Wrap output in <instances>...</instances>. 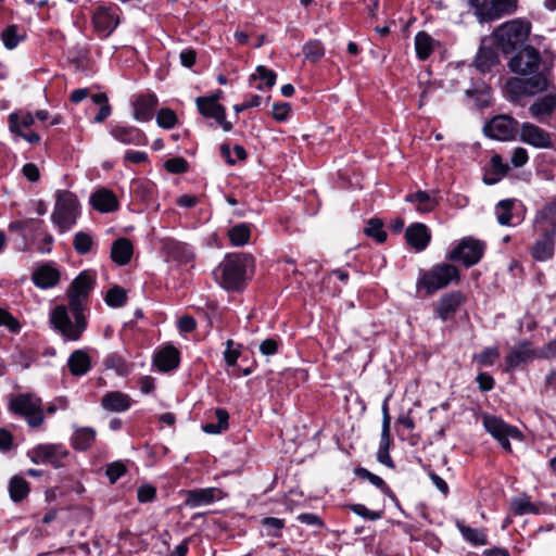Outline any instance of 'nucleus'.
Masks as SVG:
<instances>
[{
    "label": "nucleus",
    "mask_w": 556,
    "mask_h": 556,
    "mask_svg": "<svg viewBox=\"0 0 556 556\" xmlns=\"http://www.w3.org/2000/svg\"><path fill=\"white\" fill-rule=\"evenodd\" d=\"M509 70L522 77H513L506 83V91L516 101L525 96H535L549 88L541 53L531 46H525L510 59Z\"/></svg>",
    "instance_id": "obj_1"
},
{
    "label": "nucleus",
    "mask_w": 556,
    "mask_h": 556,
    "mask_svg": "<svg viewBox=\"0 0 556 556\" xmlns=\"http://www.w3.org/2000/svg\"><path fill=\"white\" fill-rule=\"evenodd\" d=\"M250 257L245 254H229L214 270L217 282L228 291H239L245 282Z\"/></svg>",
    "instance_id": "obj_2"
},
{
    "label": "nucleus",
    "mask_w": 556,
    "mask_h": 556,
    "mask_svg": "<svg viewBox=\"0 0 556 556\" xmlns=\"http://www.w3.org/2000/svg\"><path fill=\"white\" fill-rule=\"evenodd\" d=\"M459 278V270L454 265L448 263L437 264L430 269L419 271L416 290L417 292H425L426 295H431L453 282L457 283Z\"/></svg>",
    "instance_id": "obj_3"
},
{
    "label": "nucleus",
    "mask_w": 556,
    "mask_h": 556,
    "mask_svg": "<svg viewBox=\"0 0 556 556\" xmlns=\"http://www.w3.org/2000/svg\"><path fill=\"white\" fill-rule=\"evenodd\" d=\"M50 321L66 340L77 341L87 328L84 309L70 311L65 305H58L50 314Z\"/></svg>",
    "instance_id": "obj_4"
},
{
    "label": "nucleus",
    "mask_w": 556,
    "mask_h": 556,
    "mask_svg": "<svg viewBox=\"0 0 556 556\" xmlns=\"http://www.w3.org/2000/svg\"><path fill=\"white\" fill-rule=\"evenodd\" d=\"M531 31V23L527 20L514 18L500 25L493 33L494 40L504 53H511L522 46Z\"/></svg>",
    "instance_id": "obj_5"
},
{
    "label": "nucleus",
    "mask_w": 556,
    "mask_h": 556,
    "mask_svg": "<svg viewBox=\"0 0 556 556\" xmlns=\"http://www.w3.org/2000/svg\"><path fill=\"white\" fill-rule=\"evenodd\" d=\"M80 214L77 197L67 190H59L55 194V204L51 214L52 223L61 232L70 230Z\"/></svg>",
    "instance_id": "obj_6"
},
{
    "label": "nucleus",
    "mask_w": 556,
    "mask_h": 556,
    "mask_svg": "<svg viewBox=\"0 0 556 556\" xmlns=\"http://www.w3.org/2000/svg\"><path fill=\"white\" fill-rule=\"evenodd\" d=\"M470 5L480 22L500 18L517 11V0H470Z\"/></svg>",
    "instance_id": "obj_7"
},
{
    "label": "nucleus",
    "mask_w": 556,
    "mask_h": 556,
    "mask_svg": "<svg viewBox=\"0 0 556 556\" xmlns=\"http://www.w3.org/2000/svg\"><path fill=\"white\" fill-rule=\"evenodd\" d=\"M10 409L23 416L27 424L35 428L43 422V412L40 399L30 394H20L10 403Z\"/></svg>",
    "instance_id": "obj_8"
},
{
    "label": "nucleus",
    "mask_w": 556,
    "mask_h": 556,
    "mask_svg": "<svg viewBox=\"0 0 556 556\" xmlns=\"http://www.w3.org/2000/svg\"><path fill=\"white\" fill-rule=\"evenodd\" d=\"M485 243L472 237L463 238L448 253V260L462 262L466 267L477 264L483 256Z\"/></svg>",
    "instance_id": "obj_9"
},
{
    "label": "nucleus",
    "mask_w": 556,
    "mask_h": 556,
    "mask_svg": "<svg viewBox=\"0 0 556 556\" xmlns=\"http://www.w3.org/2000/svg\"><path fill=\"white\" fill-rule=\"evenodd\" d=\"M94 286V276L89 271L80 273L68 289L70 311L85 309V303Z\"/></svg>",
    "instance_id": "obj_10"
},
{
    "label": "nucleus",
    "mask_w": 556,
    "mask_h": 556,
    "mask_svg": "<svg viewBox=\"0 0 556 556\" xmlns=\"http://www.w3.org/2000/svg\"><path fill=\"white\" fill-rule=\"evenodd\" d=\"M483 425L486 431L496 439L501 446L507 452L511 450L509 439H521V433L517 428L506 425L503 420L494 416H485Z\"/></svg>",
    "instance_id": "obj_11"
},
{
    "label": "nucleus",
    "mask_w": 556,
    "mask_h": 556,
    "mask_svg": "<svg viewBox=\"0 0 556 556\" xmlns=\"http://www.w3.org/2000/svg\"><path fill=\"white\" fill-rule=\"evenodd\" d=\"M519 123L508 115L494 116L483 127L484 134L496 140L506 141L516 135Z\"/></svg>",
    "instance_id": "obj_12"
},
{
    "label": "nucleus",
    "mask_w": 556,
    "mask_h": 556,
    "mask_svg": "<svg viewBox=\"0 0 556 556\" xmlns=\"http://www.w3.org/2000/svg\"><path fill=\"white\" fill-rule=\"evenodd\" d=\"M29 456L35 464H51L55 468L64 466V459L68 456V451L58 444L38 445L29 452Z\"/></svg>",
    "instance_id": "obj_13"
},
{
    "label": "nucleus",
    "mask_w": 556,
    "mask_h": 556,
    "mask_svg": "<svg viewBox=\"0 0 556 556\" xmlns=\"http://www.w3.org/2000/svg\"><path fill=\"white\" fill-rule=\"evenodd\" d=\"M199 112L207 118L215 119L218 125L225 130L230 131L232 124L226 119L225 108L216 103V98L199 97L195 100Z\"/></svg>",
    "instance_id": "obj_14"
},
{
    "label": "nucleus",
    "mask_w": 556,
    "mask_h": 556,
    "mask_svg": "<svg viewBox=\"0 0 556 556\" xmlns=\"http://www.w3.org/2000/svg\"><path fill=\"white\" fill-rule=\"evenodd\" d=\"M520 139L522 142L538 149L552 148L551 135L532 123H523L520 128Z\"/></svg>",
    "instance_id": "obj_15"
},
{
    "label": "nucleus",
    "mask_w": 556,
    "mask_h": 556,
    "mask_svg": "<svg viewBox=\"0 0 556 556\" xmlns=\"http://www.w3.org/2000/svg\"><path fill=\"white\" fill-rule=\"evenodd\" d=\"M119 18L115 10L101 7L93 14V26L97 33L108 37L118 25Z\"/></svg>",
    "instance_id": "obj_16"
},
{
    "label": "nucleus",
    "mask_w": 556,
    "mask_h": 556,
    "mask_svg": "<svg viewBox=\"0 0 556 556\" xmlns=\"http://www.w3.org/2000/svg\"><path fill=\"white\" fill-rule=\"evenodd\" d=\"M463 302L464 295L459 291L450 292L437 302L435 315L445 321L456 313Z\"/></svg>",
    "instance_id": "obj_17"
},
{
    "label": "nucleus",
    "mask_w": 556,
    "mask_h": 556,
    "mask_svg": "<svg viewBox=\"0 0 556 556\" xmlns=\"http://www.w3.org/2000/svg\"><path fill=\"white\" fill-rule=\"evenodd\" d=\"M555 110H556V91L551 92L546 96H543V97L536 99L529 106L530 115L539 122H543L545 118L551 117Z\"/></svg>",
    "instance_id": "obj_18"
},
{
    "label": "nucleus",
    "mask_w": 556,
    "mask_h": 556,
    "mask_svg": "<svg viewBox=\"0 0 556 556\" xmlns=\"http://www.w3.org/2000/svg\"><path fill=\"white\" fill-rule=\"evenodd\" d=\"M111 135L123 144L146 146L148 143L144 134L132 126H115L111 129Z\"/></svg>",
    "instance_id": "obj_19"
},
{
    "label": "nucleus",
    "mask_w": 556,
    "mask_h": 556,
    "mask_svg": "<svg viewBox=\"0 0 556 556\" xmlns=\"http://www.w3.org/2000/svg\"><path fill=\"white\" fill-rule=\"evenodd\" d=\"M405 238L413 249L420 252L429 244L431 235L426 225L416 223L407 227Z\"/></svg>",
    "instance_id": "obj_20"
},
{
    "label": "nucleus",
    "mask_w": 556,
    "mask_h": 556,
    "mask_svg": "<svg viewBox=\"0 0 556 556\" xmlns=\"http://www.w3.org/2000/svg\"><path fill=\"white\" fill-rule=\"evenodd\" d=\"M538 354L539 350L532 349L529 341H523L520 343L518 349L513 350L506 356V365L509 369H514L522 363L533 358H539Z\"/></svg>",
    "instance_id": "obj_21"
},
{
    "label": "nucleus",
    "mask_w": 556,
    "mask_h": 556,
    "mask_svg": "<svg viewBox=\"0 0 556 556\" xmlns=\"http://www.w3.org/2000/svg\"><path fill=\"white\" fill-rule=\"evenodd\" d=\"M90 203L94 210L101 213H110L118 207L116 195L109 189L102 188L90 197Z\"/></svg>",
    "instance_id": "obj_22"
},
{
    "label": "nucleus",
    "mask_w": 556,
    "mask_h": 556,
    "mask_svg": "<svg viewBox=\"0 0 556 556\" xmlns=\"http://www.w3.org/2000/svg\"><path fill=\"white\" fill-rule=\"evenodd\" d=\"M157 98L154 94L139 97L134 104L135 118L140 122L150 121L157 106Z\"/></svg>",
    "instance_id": "obj_23"
},
{
    "label": "nucleus",
    "mask_w": 556,
    "mask_h": 556,
    "mask_svg": "<svg viewBox=\"0 0 556 556\" xmlns=\"http://www.w3.org/2000/svg\"><path fill=\"white\" fill-rule=\"evenodd\" d=\"M60 280V273L50 265L40 266L33 274L34 283L41 289L54 287Z\"/></svg>",
    "instance_id": "obj_24"
},
{
    "label": "nucleus",
    "mask_w": 556,
    "mask_h": 556,
    "mask_svg": "<svg viewBox=\"0 0 556 556\" xmlns=\"http://www.w3.org/2000/svg\"><path fill=\"white\" fill-rule=\"evenodd\" d=\"M101 405L105 410L121 413L130 407L131 400L125 393L113 391L102 397Z\"/></svg>",
    "instance_id": "obj_25"
},
{
    "label": "nucleus",
    "mask_w": 556,
    "mask_h": 556,
    "mask_svg": "<svg viewBox=\"0 0 556 556\" xmlns=\"http://www.w3.org/2000/svg\"><path fill=\"white\" fill-rule=\"evenodd\" d=\"M554 235L555 231L545 229L544 236L541 240H538L532 247V256L536 261H546L554 253Z\"/></svg>",
    "instance_id": "obj_26"
},
{
    "label": "nucleus",
    "mask_w": 556,
    "mask_h": 556,
    "mask_svg": "<svg viewBox=\"0 0 556 556\" xmlns=\"http://www.w3.org/2000/svg\"><path fill=\"white\" fill-rule=\"evenodd\" d=\"M132 256V244L126 238L115 240L111 248V258L118 265H126Z\"/></svg>",
    "instance_id": "obj_27"
},
{
    "label": "nucleus",
    "mask_w": 556,
    "mask_h": 556,
    "mask_svg": "<svg viewBox=\"0 0 556 556\" xmlns=\"http://www.w3.org/2000/svg\"><path fill=\"white\" fill-rule=\"evenodd\" d=\"M155 366L162 371H169L179 364V353L174 346L162 349L154 358Z\"/></svg>",
    "instance_id": "obj_28"
},
{
    "label": "nucleus",
    "mask_w": 556,
    "mask_h": 556,
    "mask_svg": "<svg viewBox=\"0 0 556 556\" xmlns=\"http://www.w3.org/2000/svg\"><path fill=\"white\" fill-rule=\"evenodd\" d=\"M67 366L72 375L83 376L90 369V357L85 351L76 350L68 357Z\"/></svg>",
    "instance_id": "obj_29"
},
{
    "label": "nucleus",
    "mask_w": 556,
    "mask_h": 556,
    "mask_svg": "<svg viewBox=\"0 0 556 556\" xmlns=\"http://www.w3.org/2000/svg\"><path fill=\"white\" fill-rule=\"evenodd\" d=\"M215 489H198L191 490L187 493L185 504L188 507L195 508L204 505H208L215 501Z\"/></svg>",
    "instance_id": "obj_30"
},
{
    "label": "nucleus",
    "mask_w": 556,
    "mask_h": 556,
    "mask_svg": "<svg viewBox=\"0 0 556 556\" xmlns=\"http://www.w3.org/2000/svg\"><path fill=\"white\" fill-rule=\"evenodd\" d=\"M498 63L497 53L488 47H481L475 59V66L481 73L490 72Z\"/></svg>",
    "instance_id": "obj_31"
},
{
    "label": "nucleus",
    "mask_w": 556,
    "mask_h": 556,
    "mask_svg": "<svg viewBox=\"0 0 556 556\" xmlns=\"http://www.w3.org/2000/svg\"><path fill=\"white\" fill-rule=\"evenodd\" d=\"M96 439V431L90 427L77 428L72 437V445L75 450L86 451Z\"/></svg>",
    "instance_id": "obj_32"
},
{
    "label": "nucleus",
    "mask_w": 556,
    "mask_h": 556,
    "mask_svg": "<svg viewBox=\"0 0 556 556\" xmlns=\"http://www.w3.org/2000/svg\"><path fill=\"white\" fill-rule=\"evenodd\" d=\"M164 249L168 257L180 263H188L193 257L189 247L178 241L166 242Z\"/></svg>",
    "instance_id": "obj_33"
},
{
    "label": "nucleus",
    "mask_w": 556,
    "mask_h": 556,
    "mask_svg": "<svg viewBox=\"0 0 556 556\" xmlns=\"http://www.w3.org/2000/svg\"><path fill=\"white\" fill-rule=\"evenodd\" d=\"M435 46L434 39L426 31H419L415 37V49L417 56L420 60H426L430 56Z\"/></svg>",
    "instance_id": "obj_34"
},
{
    "label": "nucleus",
    "mask_w": 556,
    "mask_h": 556,
    "mask_svg": "<svg viewBox=\"0 0 556 556\" xmlns=\"http://www.w3.org/2000/svg\"><path fill=\"white\" fill-rule=\"evenodd\" d=\"M406 202L417 203V211L420 213L431 212L437 205V201L426 191H417L405 197Z\"/></svg>",
    "instance_id": "obj_35"
},
{
    "label": "nucleus",
    "mask_w": 556,
    "mask_h": 556,
    "mask_svg": "<svg viewBox=\"0 0 556 556\" xmlns=\"http://www.w3.org/2000/svg\"><path fill=\"white\" fill-rule=\"evenodd\" d=\"M10 497L14 502L23 501L29 493L28 482L21 476H14L9 482Z\"/></svg>",
    "instance_id": "obj_36"
},
{
    "label": "nucleus",
    "mask_w": 556,
    "mask_h": 556,
    "mask_svg": "<svg viewBox=\"0 0 556 556\" xmlns=\"http://www.w3.org/2000/svg\"><path fill=\"white\" fill-rule=\"evenodd\" d=\"M456 527L463 538L471 544L483 546L488 543L486 536L482 530L468 527L462 521H457Z\"/></svg>",
    "instance_id": "obj_37"
},
{
    "label": "nucleus",
    "mask_w": 556,
    "mask_h": 556,
    "mask_svg": "<svg viewBox=\"0 0 556 556\" xmlns=\"http://www.w3.org/2000/svg\"><path fill=\"white\" fill-rule=\"evenodd\" d=\"M8 122L10 131H20L34 125L35 118L28 112H13L9 115Z\"/></svg>",
    "instance_id": "obj_38"
},
{
    "label": "nucleus",
    "mask_w": 556,
    "mask_h": 556,
    "mask_svg": "<svg viewBox=\"0 0 556 556\" xmlns=\"http://www.w3.org/2000/svg\"><path fill=\"white\" fill-rule=\"evenodd\" d=\"M391 443L390 430L381 429L380 445L377 452V459L382 465L393 468L394 464L389 454V447Z\"/></svg>",
    "instance_id": "obj_39"
},
{
    "label": "nucleus",
    "mask_w": 556,
    "mask_h": 556,
    "mask_svg": "<svg viewBox=\"0 0 556 556\" xmlns=\"http://www.w3.org/2000/svg\"><path fill=\"white\" fill-rule=\"evenodd\" d=\"M251 229L245 224H239L228 230L230 242L236 247H242L249 242Z\"/></svg>",
    "instance_id": "obj_40"
},
{
    "label": "nucleus",
    "mask_w": 556,
    "mask_h": 556,
    "mask_svg": "<svg viewBox=\"0 0 556 556\" xmlns=\"http://www.w3.org/2000/svg\"><path fill=\"white\" fill-rule=\"evenodd\" d=\"M276 74L274 71L266 68L264 65H258L256 67V73L250 76V81L262 79L264 80V85H256L255 88L258 90H263L264 87L271 88L276 83Z\"/></svg>",
    "instance_id": "obj_41"
},
{
    "label": "nucleus",
    "mask_w": 556,
    "mask_h": 556,
    "mask_svg": "<svg viewBox=\"0 0 556 556\" xmlns=\"http://www.w3.org/2000/svg\"><path fill=\"white\" fill-rule=\"evenodd\" d=\"M215 414L217 422H210L202 427L203 431L208 434H218L228 428V413L225 409L218 408Z\"/></svg>",
    "instance_id": "obj_42"
},
{
    "label": "nucleus",
    "mask_w": 556,
    "mask_h": 556,
    "mask_svg": "<svg viewBox=\"0 0 556 556\" xmlns=\"http://www.w3.org/2000/svg\"><path fill=\"white\" fill-rule=\"evenodd\" d=\"M510 509L515 515L538 514L539 509L527 496L514 498L510 503Z\"/></svg>",
    "instance_id": "obj_43"
},
{
    "label": "nucleus",
    "mask_w": 556,
    "mask_h": 556,
    "mask_svg": "<svg viewBox=\"0 0 556 556\" xmlns=\"http://www.w3.org/2000/svg\"><path fill=\"white\" fill-rule=\"evenodd\" d=\"M73 245L78 254L85 255L92 250L93 239L89 233L78 231L74 236Z\"/></svg>",
    "instance_id": "obj_44"
},
{
    "label": "nucleus",
    "mask_w": 556,
    "mask_h": 556,
    "mask_svg": "<svg viewBox=\"0 0 556 556\" xmlns=\"http://www.w3.org/2000/svg\"><path fill=\"white\" fill-rule=\"evenodd\" d=\"M514 207V200H502L500 201L495 206V214L497 222L503 225L507 226L510 223V219L513 217L511 210Z\"/></svg>",
    "instance_id": "obj_45"
},
{
    "label": "nucleus",
    "mask_w": 556,
    "mask_h": 556,
    "mask_svg": "<svg viewBox=\"0 0 556 556\" xmlns=\"http://www.w3.org/2000/svg\"><path fill=\"white\" fill-rule=\"evenodd\" d=\"M382 222L378 218H371L367 223V227L365 228V233L368 237L375 238L377 242L382 243L387 239V233L382 229Z\"/></svg>",
    "instance_id": "obj_46"
},
{
    "label": "nucleus",
    "mask_w": 556,
    "mask_h": 556,
    "mask_svg": "<svg viewBox=\"0 0 556 556\" xmlns=\"http://www.w3.org/2000/svg\"><path fill=\"white\" fill-rule=\"evenodd\" d=\"M303 53L307 60L316 62L323 58L325 49L319 40H311L304 45Z\"/></svg>",
    "instance_id": "obj_47"
},
{
    "label": "nucleus",
    "mask_w": 556,
    "mask_h": 556,
    "mask_svg": "<svg viewBox=\"0 0 556 556\" xmlns=\"http://www.w3.org/2000/svg\"><path fill=\"white\" fill-rule=\"evenodd\" d=\"M126 291L121 287L111 288L105 295V302L109 306L121 307L126 303Z\"/></svg>",
    "instance_id": "obj_48"
},
{
    "label": "nucleus",
    "mask_w": 556,
    "mask_h": 556,
    "mask_svg": "<svg viewBox=\"0 0 556 556\" xmlns=\"http://www.w3.org/2000/svg\"><path fill=\"white\" fill-rule=\"evenodd\" d=\"M536 224H548L556 226V202L544 206L535 217Z\"/></svg>",
    "instance_id": "obj_49"
},
{
    "label": "nucleus",
    "mask_w": 556,
    "mask_h": 556,
    "mask_svg": "<svg viewBox=\"0 0 556 556\" xmlns=\"http://www.w3.org/2000/svg\"><path fill=\"white\" fill-rule=\"evenodd\" d=\"M156 122L160 127L169 129L177 123V116L170 109H161L156 115Z\"/></svg>",
    "instance_id": "obj_50"
},
{
    "label": "nucleus",
    "mask_w": 556,
    "mask_h": 556,
    "mask_svg": "<svg viewBox=\"0 0 556 556\" xmlns=\"http://www.w3.org/2000/svg\"><path fill=\"white\" fill-rule=\"evenodd\" d=\"M22 36L17 33V26L11 25L7 27L2 33V40L8 49H14L22 40Z\"/></svg>",
    "instance_id": "obj_51"
},
{
    "label": "nucleus",
    "mask_w": 556,
    "mask_h": 556,
    "mask_svg": "<svg viewBox=\"0 0 556 556\" xmlns=\"http://www.w3.org/2000/svg\"><path fill=\"white\" fill-rule=\"evenodd\" d=\"M104 366L109 369L116 370L117 374L124 375L128 370V366L123 357L111 354L104 359Z\"/></svg>",
    "instance_id": "obj_52"
},
{
    "label": "nucleus",
    "mask_w": 556,
    "mask_h": 556,
    "mask_svg": "<svg viewBox=\"0 0 556 556\" xmlns=\"http://www.w3.org/2000/svg\"><path fill=\"white\" fill-rule=\"evenodd\" d=\"M355 473L357 477L362 479H367L370 483H372L375 486L379 488L382 491L388 490V486L386 482L380 478L379 476L370 472L369 470L365 468H357L355 470Z\"/></svg>",
    "instance_id": "obj_53"
},
{
    "label": "nucleus",
    "mask_w": 556,
    "mask_h": 556,
    "mask_svg": "<svg viewBox=\"0 0 556 556\" xmlns=\"http://www.w3.org/2000/svg\"><path fill=\"white\" fill-rule=\"evenodd\" d=\"M351 510L354 514H356L357 516H361V517H363L365 519H369V520H378L382 517V511L370 510L363 504L352 505Z\"/></svg>",
    "instance_id": "obj_54"
},
{
    "label": "nucleus",
    "mask_w": 556,
    "mask_h": 556,
    "mask_svg": "<svg viewBox=\"0 0 556 556\" xmlns=\"http://www.w3.org/2000/svg\"><path fill=\"white\" fill-rule=\"evenodd\" d=\"M0 326L7 327L12 332H17L20 323L8 311L0 307Z\"/></svg>",
    "instance_id": "obj_55"
},
{
    "label": "nucleus",
    "mask_w": 556,
    "mask_h": 556,
    "mask_svg": "<svg viewBox=\"0 0 556 556\" xmlns=\"http://www.w3.org/2000/svg\"><path fill=\"white\" fill-rule=\"evenodd\" d=\"M126 472V467L121 462L112 463L106 468V476L111 483H115L124 473Z\"/></svg>",
    "instance_id": "obj_56"
},
{
    "label": "nucleus",
    "mask_w": 556,
    "mask_h": 556,
    "mask_svg": "<svg viewBox=\"0 0 556 556\" xmlns=\"http://www.w3.org/2000/svg\"><path fill=\"white\" fill-rule=\"evenodd\" d=\"M498 357L496 348H486L480 354L475 356V359L481 365H492Z\"/></svg>",
    "instance_id": "obj_57"
},
{
    "label": "nucleus",
    "mask_w": 556,
    "mask_h": 556,
    "mask_svg": "<svg viewBox=\"0 0 556 556\" xmlns=\"http://www.w3.org/2000/svg\"><path fill=\"white\" fill-rule=\"evenodd\" d=\"M492 174L504 177L508 172V165L503 162V159L498 154H494L491 157Z\"/></svg>",
    "instance_id": "obj_58"
},
{
    "label": "nucleus",
    "mask_w": 556,
    "mask_h": 556,
    "mask_svg": "<svg viewBox=\"0 0 556 556\" xmlns=\"http://www.w3.org/2000/svg\"><path fill=\"white\" fill-rule=\"evenodd\" d=\"M187 162L181 157H173L166 161L165 167L174 174L185 173L187 170Z\"/></svg>",
    "instance_id": "obj_59"
},
{
    "label": "nucleus",
    "mask_w": 556,
    "mask_h": 556,
    "mask_svg": "<svg viewBox=\"0 0 556 556\" xmlns=\"http://www.w3.org/2000/svg\"><path fill=\"white\" fill-rule=\"evenodd\" d=\"M233 341L231 339L226 341V350L224 352V358L228 366H233L237 363V359L240 356V352L235 350Z\"/></svg>",
    "instance_id": "obj_60"
},
{
    "label": "nucleus",
    "mask_w": 556,
    "mask_h": 556,
    "mask_svg": "<svg viewBox=\"0 0 556 556\" xmlns=\"http://www.w3.org/2000/svg\"><path fill=\"white\" fill-rule=\"evenodd\" d=\"M528 152L525 148L518 147L514 150L510 162L514 167H521L528 162Z\"/></svg>",
    "instance_id": "obj_61"
},
{
    "label": "nucleus",
    "mask_w": 556,
    "mask_h": 556,
    "mask_svg": "<svg viewBox=\"0 0 556 556\" xmlns=\"http://www.w3.org/2000/svg\"><path fill=\"white\" fill-rule=\"evenodd\" d=\"M278 341L275 339H266L261 342L260 344V351L265 356H271L277 353L278 351Z\"/></svg>",
    "instance_id": "obj_62"
},
{
    "label": "nucleus",
    "mask_w": 556,
    "mask_h": 556,
    "mask_svg": "<svg viewBox=\"0 0 556 556\" xmlns=\"http://www.w3.org/2000/svg\"><path fill=\"white\" fill-rule=\"evenodd\" d=\"M23 175L31 182H36L40 178V172L35 163H26L22 168Z\"/></svg>",
    "instance_id": "obj_63"
},
{
    "label": "nucleus",
    "mask_w": 556,
    "mask_h": 556,
    "mask_svg": "<svg viewBox=\"0 0 556 556\" xmlns=\"http://www.w3.org/2000/svg\"><path fill=\"white\" fill-rule=\"evenodd\" d=\"M539 358H556V339L547 343L542 349H539Z\"/></svg>",
    "instance_id": "obj_64"
}]
</instances>
